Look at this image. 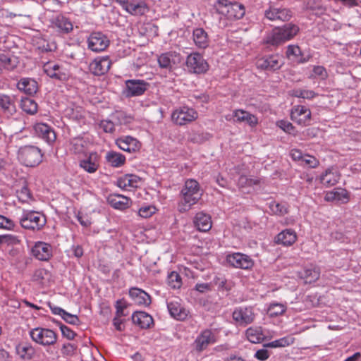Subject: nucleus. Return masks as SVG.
<instances>
[{
    "instance_id": "1",
    "label": "nucleus",
    "mask_w": 361,
    "mask_h": 361,
    "mask_svg": "<svg viewBox=\"0 0 361 361\" xmlns=\"http://www.w3.org/2000/svg\"><path fill=\"white\" fill-rule=\"evenodd\" d=\"M202 194L199 183L192 178L185 180L180 193L178 210L180 213L189 211L201 199Z\"/></svg>"
},
{
    "instance_id": "2",
    "label": "nucleus",
    "mask_w": 361,
    "mask_h": 361,
    "mask_svg": "<svg viewBox=\"0 0 361 361\" xmlns=\"http://www.w3.org/2000/svg\"><path fill=\"white\" fill-rule=\"evenodd\" d=\"M299 31V27L291 23L276 27L267 35L264 42L267 44L277 47L293 39Z\"/></svg>"
},
{
    "instance_id": "3",
    "label": "nucleus",
    "mask_w": 361,
    "mask_h": 361,
    "mask_svg": "<svg viewBox=\"0 0 361 361\" xmlns=\"http://www.w3.org/2000/svg\"><path fill=\"white\" fill-rule=\"evenodd\" d=\"M42 150L34 145L20 147L18 151L19 161L27 167H35L42 161Z\"/></svg>"
},
{
    "instance_id": "4",
    "label": "nucleus",
    "mask_w": 361,
    "mask_h": 361,
    "mask_svg": "<svg viewBox=\"0 0 361 361\" xmlns=\"http://www.w3.org/2000/svg\"><path fill=\"white\" fill-rule=\"evenodd\" d=\"M19 221L23 228L38 231L45 226L47 219L40 212L24 210Z\"/></svg>"
},
{
    "instance_id": "5",
    "label": "nucleus",
    "mask_w": 361,
    "mask_h": 361,
    "mask_svg": "<svg viewBox=\"0 0 361 361\" xmlns=\"http://www.w3.org/2000/svg\"><path fill=\"white\" fill-rule=\"evenodd\" d=\"M29 334L34 342L43 346L52 345L57 341L56 334L47 328H34L30 331Z\"/></svg>"
},
{
    "instance_id": "6",
    "label": "nucleus",
    "mask_w": 361,
    "mask_h": 361,
    "mask_svg": "<svg viewBox=\"0 0 361 361\" xmlns=\"http://www.w3.org/2000/svg\"><path fill=\"white\" fill-rule=\"evenodd\" d=\"M197 112L192 108L184 106L173 111L171 118L177 125L183 126L196 120Z\"/></svg>"
},
{
    "instance_id": "7",
    "label": "nucleus",
    "mask_w": 361,
    "mask_h": 361,
    "mask_svg": "<svg viewBox=\"0 0 361 361\" xmlns=\"http://www.w3.org/2000/svg\"><path fill=\"white\" fill-rule=\"evenodd\" d=\"M87 47L94 52L104 51L109 45L107 36L102 32H93L87 39Z\"/></svg>"
},
{
    "instance_id": "8",
    "label": "nucleus",
    "mask_w": 361,
    "mask_h": 361,
    "mask_svg": "<svg viewBox=\"0 0 361 361\" xmlns=\"http://www.w3.org/2000/svg\"><path fill=\"white\" fill-rule=\"evenodd\" d=\"M186 66L190 72L201 74L205 73L209 65L203 56L199 53H192L188 56L186 59Z\"/></svg>"
},
{
    "instance_id": "9",
    "label": "nucleus",
    "mask_w": 361,
    "mask_h": 361,
    "mask_svg": "<svg viewBox=\"0 0 361 361\" xmlns=\"http://www.w3.org/2000/svg\"><path fill=\"white\" fill-rule=\"evenodd\" d=\"M264 16L271 21H288L292 17V12L287 8L270 5L264 11Z\"/></svg>"
},
{
    "instance_id": "10",
    "label": "nucleus",
    "mask_w": 361,
    "mask_h": 361,
    "mask_svg": "<svg viewBox=\"0 0 361 361\" xmlns=\"http://www.w3.org/2000/svg\"><path fill=\"white\" fill-rule=\"evenodd\" d=\"M233 319L240 326H247L253 322L255 314L252 307H238L232 314Z\"/></svg>"
},
{
    "instance_id": "11",
    "label": "nucleus",
    "mask_w": 361,
    "mask_h": 361,
    "mask_svg": "<svg viewBox=\"0 0 361 361\" xmlns=\"http://www.w3.org/2000/svg\"><path fill=\"white\" fill-rule=\"evenodd\" d=\"M125 84L124 93L128 97L143 94L149 86V83L143 80H128Z\"/></svg>"
},
{
    "instance_id": "12",
    "label": "nucleus",
    "mask_w": 361,
    "mask_h": 361,
    "mask_svg": "<svg viewBox=\"0 0 361 361\" xmlns=\"http://www.w3.org/2000/svg\"><path fill=\"white\" fill-rule=\"evenodd\" d=\"M43 69L49 77L59 81H66L71 75L67 68L51 62L46 63Z\"/></svg>"
},
{
    "instance_id": "13",
    "label": "nucleus",
    "mask_w": 361,
    "mask_h": 361,
    "mask_svg": "<svg viewBox=\"0 0 361 361\" xmlns=\"http://www.w3.org/2000/svg\"><path fill=\"white\" fill-rule=\"evenodd\" d=\"M226 261L231 266L243 269H249L254 265V262L250 256L240 252L228 255Z\"/></svg>"
},
{
    "instance_id": "14",
    "label": "nucleus",
    "mask_w": 361,
    "mask_h": 361,
    "mask_svg": "<svg viewBox=\"0 0 361 361\" xmlns=\"http://www.w3.org/2000/svg\"><path fill=\"white\" fill-rule=\"evenodd\" d=\"M36 135L49 145H52L56 140L54 130L49 125L39 123L34 126Z\"/></svg>"
},
{
    "instance_id": "15",
    "label": "nucleus",
    "mask_w": 361,
    "mask_h": 361,
    "mask_svg": "<svg viewBox=\"0 0 361 361\" xmlns=\"http://www.w3.org/2000/svg\"><path fill=\"white\" fill-rule=\"evenodd\" d=\"M290 117L297 123L307 126L310 123L311 119V111L305 106L298 105L292 109Z\"/></svg>"
},
{
    "instance_id": "16",
    "label": "nucleus",
    "mask_w": 361,
    "mask_h": 361,
    "mask_svg": "<svg viewBox=\"0 0 361 361\" xmlns=\"http://www.w3.org/2000/svg\"><path fill=\"white\" fill-rule=\"evenodd\" d=\"M32 254L40 261H47L52 256V247L49 243L38 241L32 247Z\"/></svg>"
},
{
    "instance_id": "17",
    "label": "nucleus",
    "mask_w": 361,
    "mask_h": 361,
    "mask_svg": "<svg viewBox=\"0 0 361 361\" xmlns=\"http://www.w3.org/2000/svg\"><path fill=\"white\" fill-rule=\"evenodd\" d=\"M116 145L123 151L135 152L140 148V142L132 136H122L116 140Z\"/></svg>"
},
{
    "instance_id": "18",
    "label": "nucleus",
    "mask_w": 361,
    "mask_h": 361,
    "mask_svg": "<svg viewBox=\"0 0 361 361\" xmlns=\"http://www.w3.org/2000/svg\"><path fill=\"white\" fill-rule=\"evenodd\" d=\"M214 343H215L214 334L211 330L207 329L197 336L194 341L193 346L195 350L200 353Z\"/></svg>"
},
{
    "instance_id": "19",
    "label": "nucleus",
    "mask_w": 361,
    "mask_h": 361,
    "mask_svg": "<svg viewBox=\"0 0 361 361\" xmlns=\"http://www.w3.org/2000/svg\"><path fill=\"white\" fill-rule=\"evenodd\" d=\"M167 308L170 315L177 320H185L189 313L177 298L168 302Z\"/></svg>"
},
{
    "instance_id": "20",
    "label": "nucleus",
    "mask_w": 361,
    "mask_h": 361,
    "mask_svg": "<svg viewBox=\"0 0 361 361\" xmlns=\"http://www.w3.org/2000/svg\"><path fill=\"white\" fill-rule=\"evenodd\" d=\"M111 61L108 56L96 58L90 65V69L95 75H102L108 72Z\"/></svg>"
},
{
    "instance_id": "21",
    "label": "nucleus",
    "mask_w": 361,
    "mask_h": 361,
    "mask_svg": "<svg viewBox=\"0 0 361 361\" xmlns=\"http://www.w3.org/2000/svg\"><path fill=\"white\" fill-rule=\"evenodd\" d=\"M0 113L9 118L16 113V106L13 97L0 93Z\"/></svg>"
},
{
    "instance_id": "22",
    "label": "nucleus",
    "mask_w": 361,
    "mask_h": 361,
    "mask_svg": "<svg viewBox=\"0 0 361 361\" xmlns=\"http://www.w3.org/2000/svg\"><path fill=\"white\" fill-rule=\"evenodd\" d=\"M283 64L281 57L279 55H270L257 61L258 68L267 71H276Z\"/></svg>"
},
{
    "instance_id": "23",
    "label": "nucleus",
    "mask_w": 361,
    "mask_h": 361,
    "mask_svg": "<svg viewBox=\"0 0 361 361\" xmlns=\"http://www.w3.org/2000/svg\"><path fill=\"white\" fill-rule=\"evenodd\" d=\"M79 166L86 172L93 173L99 166V157L97 152H91L80 161Z\"/></svg>"
},
{
    "instance_id": "24",
    "label": "nucleus",
    "mask_w": 361,
    "mask_h": 361,
    "mask_svg": "<svg viewBox=\"0 0 361 361\" xmlns=\"http://www.w3.org/2000/svg\"><path fill=\"white\" fill-rule=\"evenodd\" d=\"M180 63V56L175 52H167L158 57V63L160 68L171 70L175 66Z\"/></svg>"
},
{
    "instance_id": "25",
    "label": "nucleus",
    "mask_w": 361,
    "mask_h": 361,
    "mask_svg": "<svg viewBox=\"0 0 361 361\" xmlns=\"http://www.w3.org/2000/svg\"><path fill=\"white\" fill-rule=\"evenodd\" d=\"M133 324L140 329H147L154 326V319L148 313L143 311L135 312L132 315Z\"/></svg>"
},
{
    "instance_id": "26",
    "label": "nucleus",
    "mask_w": 361,
    "mask_h": 361,
    "mask_svg": "<svg viewBox=\"0 0 361 361\" xmlns=\"http://www.w3.org/2000/svg\"><path fill=\"white\" fill-rule=\"evenodd\" d=\"M51 24L53 28L61 34H68L73 29L71 21L63 15H59L53 18Z\"/></svg>"
},
{
    "instance_id": "27",
    "label": "nucleus",
    "mask_w": 361,
    "mask_h": 361,
    "mask_svg": "<svg viewBox=\"0 0 361 361\" xmlns=\"http://www.w3.org/2000/svg\"><path fill=\"white\" fill-rule=\"evenodd\" d=\"M129 296L133 302L138 305L149 306L151 303V298L142 289L133 287L129 290Z\"/></svg>"
},
{
    "instance_id": "28",
    "label": "nucleus",
    "mask_w": 361,
    "mask_h": 361,
    "mask_svg": "<svg viewBox=\"0 0 361 361\" xmlns=\"http://www.w3.org/2000/svg\"><path fill=\"white\" fill-rule=\"evenodd\" d=\"M193 224L198 231L207 232L212 228L211 216L203 212H197L194 217Z\"/></svg>"
},
{
    "instance_id": "29",
    "label": "nucleus",
    "mask_w": 361,
    "mask_h": 361,
    "mask_svg": "<svg viewBox=\"0 0 361 361\" xmlns=\"http://www.w3.org/2000/svg\"><path fill=\"white\" fill-rule=\"evenodd\" d=\"M141 179L135 174H126L117 180V186L123 190L137 188Z\"/></svg>"
},
{
    "instance_id": "30",
    "label": "nucleus",
    "mask_w": 361,
    "mask_h": 361,
    "mask_svg": "<svg viewBox=\"0 0 361 361\" xmlns=\"http://www.w3.org/2000/svg\"><path fill=\"white\" fill-rule=\"evenodd\" d=\"M123 8L132 15H143L148 11L147 4L142 1L132 0L130 2L126 1Z\"/></svg>"
},
{
    "instance_id": "31",
    "label": "nucleus",
    "mask_w": 361,
    "mask_h": 361,
    "mask_svg": "<svg viewBox=\"0 0 361 361\" xmlns=\"http://www.w3.org/2000/svg\"><path fill=\"white\" fill-rule=\"evenodd\" d=\"M17 87L20 91L28 95L35 94L38 90L37 81L30 78H21L17 84Z\"/></svg>"
},
{
    "instance_id": "32",
    "label": "nucleus",
    "mask_w": 361,
    "mask_h": 361,
    "mask_svg": "<svg viewBox=\"0 0 361 361\" xmlns=\"http://www.w3.org/2000/svg\"><path fill=\"white\" fill-rule=\"evenodd\" d=\"M339 179L340 173L336 169L333 168L327 169L319 178L321 183L326 187H331L336 185Z\"/></svg>"
},
{
    "instance_id": "33",
    "label": "nucleus",
    "mask_w": 361,
    "mask_h": 361,
    "mask_svg": "<svg viewBox=\"0 0 361 361\" xmlns=\"http://www.w3.org/2000/svg\"><path fill=\"white\" fill-rule=\"evenodd\" d=\"M109 204L116 209L124 210L130 206V200L128 197L121 195H111L108 197Z\"/></svg>"
},
{
    "instance_id": "34",
    "label": "nucleus",
    "mask_w": 361,
    "mask_h": 361,
    "mask_svg": "<svg viewBox=\"0 0 361 361\" xmlns=\"http://www.w3.org/2000/svg\"><path fill=\"white\" fill-rule=\"evenodd\" d=\"M296 239V233L293 229L287 228L277 235L276 242L278 244L290 246L295 242Z\"/></svg>"
},
{
    "instance_id": "35",
    "label": "nucleus",
    "mask_w": 361,
    "mask_h": 361,
    "mask_svg": "<svg viewBox=\"0 0 361 361\" xmlns=\"http://www.w3.org/2000/svg\"><path fill=\"white\" fill-rule=\"evenodd\" d=\"M320 276V269L315 265L307 266L301 274V277L305 283H311L316 281Z\"/></svg>"
},
{
    "instance_id": "36",
    "label": "nucleus",
    "mask_w": 361,
    "mask_h": 361,
    "mask_svg": "<svg viewBox=\"0 0 361 361\" xmlns=\"http://www.w3.org/2000/svg\"><path fill=\"white\" fill-rule=\"evenodd\" d=\"M18 59L16 56L13 55L0 54V75L2 73V70L13 71L18 64Z\"/></svg>"
},
{
    "instance_id": "37",
    "label": "nucleus",
    "mask_w": 361,
    "mask_h": 361,
    "mask_svg": "<svg viewBox=\"0 0 361 361\" xmlns=\"http://www.w3.org/2000/svg\"><path fill=\"white\" fill-rule=\"evenodd\" d=\"M192 37L195 44L200 49H204L209 45L207 33L202 28H196L193 30Z\"/></svg>"
},
{
    "instance_id": "38",
    "label": "nucleus",
    "mask_w": 361,
    "mask_h": 361,
    "mask_svg": "<svg viewBox=\"0 0 361 361\" xmlns=\"http://www.w3.org/2000/svg\"><path fill=\"white\" fill-rule=\"evenodd\" d=\"M233 117L238 122H245L250 126H255L257 124V118L250 113L244 110L238 109L233 112Z\"/></svg>"
},
{
    "instance_id": "39",
    "label": "nucleus",
    "mask_w": 361,
    "mask_h": 361,
    "mask_svg": "<svg viewBox=\"0 0 361 361\" xmlns=\"http://www.w3.org/2000/svg\"><path fill=\"white\" fill-rule=\"evenodd\" d=\"M16 353L20 358L24 360H30L35 354V348L32 345L27 342H22L16 346Z\"/></svg>"
},
{
    "instance_id": "40",
    "label": "nucleus",
    "mask_w": 361,
    "mask_h": 361,
    "mask_svg": "<svg viewBox=\"0 0 361 361\" xmlns=\"http://www.w3.org/2000/svg\"><path fill=\"white\" fill-rule=\"evenodd\" d=\"M106 162L112 167L118 168L126 162V157L119 152L114 151L107 152L105 156Z\"/></svg>"
},
{
    "instance_id": "41",
    "label": "nucleus",
    "mask_w": 361,
    "mask_h": 361,
    "mask_svg": "<svg viewBox=\"0 0 361 361\" xmlns=\"http://www.w3.org/2000/svg\"><path fill=\"white\" fill-rule=\"evenodd\" d=\"M245 7L243 4L237 2L230 3L226 16L231 18L240 19L245 15Z\"/></svg>"
},
{
    "instance_id": "42",
    "label": "nucleus",
    "mask_w": 361,
    "mask_h": 361,
    "mask_svg": "<svg viewBox=\"0 0 361 361\" xmlns=\"http://www.w3.org/2000/svg\"><path fill=\"white\" fill-rule=\"evenodd\" d=\"M113 123L116 128L123 125H127L132 121V117L127 115L126 113L122 111H116L112 113L110 116Z\"/></svg>"
},
{
    "instance_id": "43",
    "label": "nucleus",
    "mask_w": 361,
    "mask_h": 361,
    "mask_svg": "<svg viewBox=\"0 0 361 361\" xmlns=\"http://www.w3.org/2000/svg\"><path fill=\"white\" fill-rule=\"evenodd\" d=\"M325 200L327 201L346 202L348 200V192L342 188H337L326 194Z\"/></svg>"
},
{
    "instance_id": "44",
    "label": "nucleus",
    "mask_w": 361,
    "mask_h": 361,
    "mask_svg": "<svg viewBox=\"0 0 361 361\" xmlns=\"http://www.w3.org/2000/svg\"><path fill=\"white\" fill-rule=\"evenodd\" d=\"M65 114L69 118L77 121H80L85 117V111L79 106H71L67 107L65 110Z\"/></svg>"
},
{
    "instance_id": "45",
    "label": "nucleus",
    "mask_w": 361,
    "mask_h": 361,
    "mask_svg": "<svg viewBox=\"0 0 361 361\" xmlns=\"http://www.w3.org/2000/svg\"><path fill=\"white\" fill-rule=\"evenodd\" d=\"M246 336L253 343H260L264 339V334L260 327L248 328L246 330Z\"/></svg>"
},
{
    "instance_id": "46",
    "label": "nucleus",
    "mask_w": 361,
    "mask_h": 361,
    "mask_svg": "<svg viewBox=\"0 0 361 361\" xmlns=\"http://www.w3.org/2000/svg\"><path fill=\"white\" fill-rule=\"evenodd\" d=\"M295 338L291 336H285L264 345L267 348H283L293 344Z\"/></svg>"
},
{
    "instance_id": "47",
    "label": "nucleus",
    "mask_w": 361,
    "mask_h": 361,
    "mask_svg": "<svg viewBox=\"0 0 361 361\" xmlns=\"http://www.w3.org/2000/svg\"><path fill=\"white\" fill-rule=\"evenodd\" d=\"M302 52L300 48L297 45H288L287 47L286 56L288 58L293 57L297 60L299 63H305L308 61V59L302 58L301 56Z\"/></svg>"
},
{
    "instance_id": "48",
    "label": "nucleus",
    "mask_w": 361,
    "mask_h": 361,
    "mask_svg": "<svg viewBox=\"0 0 361 361\" xmlns=\"http://www.w3.org/2000/svg\"><path fill=\"white\" fill-rule=\"evenodd\" d=\"M86 142L80 137H74L70 141V150L75 154L85 152Z\"/></svg>"
},
{
    "instance_id": "49",
    "label": "nucleus",
    "mask_w": 361,
    "mask_h": 361,
    "mask_svg": "<svg viewBox=\"0 0 361 361\" xmlns=\"http://www.w3.org/2000/svg\"><path fill=\"white\" fill-rule=\"evenodd\" d=\"M286 311V306L283 303L272 302L269 305L267 314L271 317L283 314Z\"/></svg>"
},
{
    "instance_id": "50",
    "label": "nucleus",
    "mask_w": 361,
    "mask_h": 361,
    "mask_svg": "<svg viewBox=\"0 0 361 361\" xmlns=\"http://www.w3.org/2000/svg\"><path fill=\"white\" fill-rule=\"evenodd\" d=\"M21 108L25 112L32 115L37 111V104L32 99L25 98L21 100Z\"/></svg>"
},
{
    "instance_id": "51",
    "label": "nucleus",
    "mask_w": 361,
    "mask_h": 361,
    "mask_svg": "<svg viewBox=\"0 0 361 361\" xmlns=\"http://www.w3.org/2000/svg\"><path fill=\"white\" fill-rule=\"evenodd\" d=\"M269 209L274 214L279 216H283L288 213V207L286 203L272 201L269 203Z\"/></svg>"
},
{
    "instance_id": "52",
    "label": "nucleus",
    "mask_w": 361,
    "mask_h": 361,
    "mask_svg": "<svg viewBox=\"0 0 361 361\" xmlns=\"http://www.w3.org/2000/svg\"><path fill=\"white\" fill-rule=\"evenodd\" d=\"M212 283L217 287L219 290H229L231 288V283L223 276H216Z\"/></svg>"
},
{
    "instance_id": "53",
    "label": "nucleus",
    "mask_w": 361,
    "mask_h": 361,
    "mask_svg": "<svg viewBox=\"0 0 361 361\" xmlns=\"http://www.w3.org/2000/svg\"><path fill=\"white\" fill-rule=\"evenodd\" d=\"M259 183V180L250 178L247 176L242 175L238 180V185L240 188H250Z\"/></svg>"
},
{
    "instance_id": "54",
    "label": "nucleus",
    "mask_w": 361,
    "mask_h": 361,
    "mask_svg": "<svg viewBox=\"0 0 361 361\" xmlns=\"http://www.w3.org/2000/svg\"><path fill=\"white\" fill-rule=\"evenodd\" d=\"M316 93L312 90L295 89L292 91V95L295 97L311 99L316 96Z\"/></svg>"
},
{
    "instance_id": "55",
    "label": "nucleus",
    "mask_w": 361,
    "mask_h": 361,
    "mask_svg": "<svg viewBox=\"0 0 361 361\" xmlns=\"http://www.w3.org/2000/svg\"><path fill=\"white\" fill-rule=\"evenodd\" d=\"M168 283L172 288H179L181 286V277L176 272L172 271L168 276Z\"/></svg>"
},
{
    "instance_id": "56",
    "label": "nucleus",
    "mask_w": 361,
    "mask_h": 361,
    "mask_svg": "<svg viewBox=\"0 0 361 361\" xmlns=\"http://www.w3.org/2000/svg\"><path fill=\"white\" fill-rule=\"evenodd\" d=\"M17 197L21 202H29L32 197L27 186H23L20 190L17 191Z\"/></svg>"
},
{
    "instance_id": "57",
    "label": "nucleus",
    "mask_w": 361,
    "mask_h": 361,
    "mask_svg": "<svg viewBox=\"0 0 361 361\" xmlns=\"http://www.w3.org/2000/svg\"><path fill=\"white\" fill-rule=\"evenodd\" d=\"M99 127L106 133H113L116 130V126L110 117L101 121Z\"/></svg>"
},
{
    "instance_id": "58",
    "label": "nucleus",
    "mask_w": 361,
    "mask_h": 361,
    "mask_svg": "<svg viewBox=\"0 0 361 361\" xmlns=\"http://www.w3.org/2000/svg\"><path fill=\"white\" fill-rule=\"evenodd\" d=\"M228 5L230 3H228L226 0H218L214 3V8L217 13L226 16Z\"/></svg>"
},
{
    "instance_id": "59",
    "label": "nucleus",
    "mask_w": 361,
    "mask_h": 361,
    "mask_svg": "<svg viewBox=\"0 0 361 361\" xmlns=\"http://www.w3.org/2000/svg\"><path fill=\"white\" fill-rule=\"evenodd\" d=\"M127 307V304L125 300H117L115 305L116 308V317H126L128 313L125 312Z\"/></svg>"
},
{
    "instance_id": "60",
    "label": "nucleus",
    "mask_w": 361,
    "mask_h": 361,
    "mask_svg": "<svg viewBox=\"0 0 361 361\" xmlns=\"http://www.w3.org/2000/svg\"><path fill=\"white\" fill-rule=\"evenodd\" d=\"M155 207L152 205H146L142 207L138 212L139 215L142 218H149L156 212Z\"/></svg>"
},
{
    "instance_id": "61",
    "label": "nucleus",
    "mask_w": 361,
    "mask_h": 361,
    "mask_svg": "<svg viewBox=\"0 0 361 361\" xmlns=\"http://www.w3.org/2000/svg\"><path fill=\"white\" fill-rule=\"evenodd\" d=\"M319 161L313 156L305 154L301 161V164L310 168H316L319 165Z\"/></svg>"
},
{
    "instance_id": "62",
    "label": "nucleus",
    "mask_w": 361,
    "mask_h": 361,
    "mask_svg": "<svg viewBox=\"0 0 361 361\" xmlns=\"http://www.w3.org/2000/svg\"><path fill=\"white\" fill-rule=\"evenodd\" d=\"M312 71L313 74L312 75V77L313 78H318L320 80H325L328 76L326 70L324 67L321 66H314Z\"/></svg>"
},
{
    "instance_id": "63",
    "label": "nucleus",
    "mask_w": 361,
    "mask_h": 361,
    "mask_svg": "<svg viewBox=\"0 0 361 361\" xmlns=\"http://www.w3.org/2000/svg\"><path fill=\"white\" fill-rule=\"evenodd\" d=\"M59 329L62 336L68 340H73L76 336V334L73 330L61 323L59 324Z\"/></svg>"
},
{
    "instance_id": "64",
    "label": "nucleus",
    "mask_w": 361,
    "mask_h": 361,
    "mask_svg": "<svg viewBox=\"0 0 361 361\" xmlns=\"http://www.w3.org/2000/svg\"><path fill=\"white\" fill-rule=\"evenodd\" d=\"M77 346L74 344L67 343H64L61 348V353L63 356H72L75 354Z\"/></svg>"
}]
</instances>
